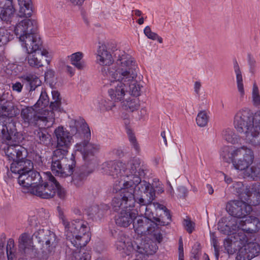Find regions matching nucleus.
<instances>
[{
	"label": "nucleus",
	"mask_w": 260,
	"mask_h": 260,
	"mask_svg": "<svg viewBox=\"0 0 260 260\" xmlns=\"http://www.w3.org/2000/svg\"><path fill=\"white\" fill-rule=\"evenodd\" d=\"M104 171L114 177L122 176L119 181L123 191L114 197L111 202L113 210L118 212L120 207L133 208L135 203L140 207L151 205L155 198V190L148 182L141 180L147 171V167L140 158H134L127 164L110 162L104 165Z\"/></svg>",
	"instance_id": "f257e3e1"
},
{
	"label": "nucleus",
	"mask_w": 260,
	"mask_h": 260,
	"mask_svg": "<svg viewBox=\"0 0 260 260\" xmlns=\"http://www.w3.org/2000/svg\"><path fill=\"white\" fill-rule=\"evenodd\" d=\"M29 224L35 228L31 237L27 233L21 234L19 239V248L25 256L37 257L47 260L55 252L59 239L56 235L49 230L42 229L37 217L32 216L28 219Z\"/></svg>",
	"instance_id": "f03ea898"
},
{
	"label": "nucleus",
	"mask_w": 260,
	"mask_h": 260,
	"mask_svg": "<svg viewBox=\"0 0 260 260\" xmlns=\"http://www.w3.org/2000/svg\"><path fill=\"white\" fill-rule=\"evenodd\" d=\"M117 68L109 70L104 68L103 71L107 70L111 78L123 81L127 85L128 94L137 97L140 95L142 85L134 80L137 76L138 67L134 58L128 54H123L119 57L117 61Z\"/></svg>",
	"instance_id": "7ed1b4c3"
},
{
	"label": "nucleus",
	"mask_w": 260,
	"mask_h": 260,
	"mask_svg": "<svg viewBox=\"0 0 260 260\" xmlns=\"http://www.w3.org/2000/svg\"><path fill=\"white\" fill-rule=\"evenodd\" d=\"M257 113L253 116L249 109L244 108L237 111L234 117L235 128L244 134L246 142L252 145H260V121H255Z\"/></svg>",
	"instance_id": "20e7f679"
},
{
	"label": "nucleus",
	"mask_w": 260,
	"mask_h": 260,
	"mask_svg": "<svg viewBox=\"0 0 260 260\" xmlns=\"http://www.w3.org/2000/svg\"><path fill=\"white\" fill-rule=\"evenodd\" d=\"M6 94L0 98V138L9 140L17 134L16 121L12 119L20 113L17 106L10 100H6Z\"/></svg>",
	"instance_id": "39448f33"
},
{
	"label": "nucleus",
	"mask_w": 260,
	"mask_h": 260,
	"mask_svg": "<svg viewBox=\"0 0 260 260\" xmlns=\"http://www.w3.org/2000/svg\"><path fill=\"white\" fill-rule=\"evenodd\" d=\"M32 162L26 157L18 158L11 164L12 173L18 175V182L23 190L27 189L34 184L40 183L41 176L40 173L34 171Z\"/></svg>",
	"instance_id": "423d86ee"
},
{
	"label": "nucleus",
	"mask_w": 260,
	"mask_h": 260,
	"mask_svg": "<svg viewBox=\"0 0 260 260\" xmlns=\"http://www.w3.org/2000/svg\"><path fill=\"white\" fill-rule=\"evenodd\" d=\"M70 127L71 134L62 126H58L54 130L57 147L70 148L73 143L72 136L78 137L81 135V133L84 134V138L87 141L90 139V131L84 119L79 118L71 120Z\"/></svg>",
	"instance_id": "0eeeda50"
},
{
	"label": "nucleus",
	"mask_w": 260,
	"mask_h": 260,
	"mask_svg": "<svg viewBox=\"0 0 260 260\" xmlns=\"http://www.w3.org/2000/svg\"><path fill=\"white\" fill-rule=\"evenodd\" d=\"M61 222L64 226L66 239L74 247L79 249L87 245L89 237V227L86 221L76 219L70 222L62 218Z\"/></svg>",
	"instance_id": "6e6552de"
},
{
	"label": "nucleus",
	"mask_w": 260,
	"mask_h": 260,
	"mask_svg": "<svg viewBox=\"0 0 260 260\" xmlns=\"http://www.w3.org/2000/svg\"><path fill=\"white\" fill-rule=\"evenodd\" d=\"M46 177L47 182L42 184L43 180L41 178L40 183L34 184L28 189H24L22 191L24 192L30 191L34 195L46 199L52 198L57 193L60 199H64L66 196V191L55 178L50 172L46 173Z\"/></svg>",
	"instance_id": "1a4fd4ad"
},
{
	"label": "nucleus",
	"mask_w": 260,
	"mask_h": 260,
	"mask_svg": "<svg viewBox=\"0 0 260 260\" xmlns=\"http://www.w3.org/2000/svg\"><path fill=\"white\" fill-rule=\"evenodd\" d=\"M76 149L72 153L70 159L67 158V161L64 163V166L66 169L63 174L68 176L73 174L74 169L76 167L75 158L78 152L82 154L83 159L86 161L93 160L94 155L99 152L100 149V145L97 144L89 143L87 140H84L80 143L76 145Z\"/></svg>",
	"instance_id": "9d476101"
},
{
	"label": "nucleus",
	"mask_w": 260,
	"mask_h": 260,
	"mask_svg": "<svg viewBox=\"0 0 260 260\" xmlns=\"http://www.w3.org/2000/svg\"><path fill=\"white\" fill-rule=\"evenodd\" d=\"M225 161L232 162L234 168L239 170H244L252 164L254 159V154L252 150L243 146L232 151L229 158L223 156Z\"/></svg>",
	"instance_id": "9b49d317"
},
{
	"label": "nucleus",
	"mask_w": 260,
	"mask_h": 260,
	"mask_svg": "<svg viewBox=\"0 0 260 260\" xmlns=\"http://www.w3.org/2000/svg\"><path fill=\"white\" fill-rule=\"evenodd\" d=\"M38 23L35 20L25 19L16 23L14 28V32L20 41L23 42L24 46L26 45V40L29 39L31 43L36 40L41 39L37 34Z\"/></svg>",
	"instance_id": "f8f14e48"
},
{
	"label": "nucleus",
	"mask_w": 260,
	"mask_h": 260,
	"mask_svg": "<svg viewBox=\"0 0 260 260\" xmlns=\"http://www.w3.org/2000/svg\"><path fill=\"white\" fill-rule=\"evenodd\" d=\"M26 45L24 46L27 51L26 59L29 66L32 68L39 69L43 66L42 58L44 56H47L48 52L42 48V41L41 39L36 40L31 43L28 39L26 40Z\"/></svg>",
	"instance_id": "ddd939ff"
},
{
	"label": "nucleus",
	"mask_w": 260,
	"mask_h": 260,
	"mask_svg": "<svg viewBox=\"0 0 260 260\" xmlns=\"http://www.w3.org/2000/svg\"><path fill=\"white\" fill-rule=\"evenodd\" d=\"M15 134L12 138L9 140H4L2 138V145L0 146V152L5 154L9 160H16L18 158H24L27 155V150L18 145L19 141L16 140V135Z\"/></svg>",
	"instance_id": "4468645a"
},
{
	"label": "nucleus",
	"mask_w": 260,
	"mask_h": 260,
	"mask_svg": "<svg viewBox=\"0 0 260 260\" xmlns=\"http://www.w3.org/2000/svg\"><path fill=\"white\" fill-rule=\"evenodd\" d=\"M247 202L243 200H233L228 203L226 208L232 216L238 218H247L252 211V208Z\"/></svg>",
	"instance_id": "2eb2a0df"
},
{
	"label": "nucleus",
	"mask_w": 260,
	"mask_h": 260,
	"mask_svg": "<svg viewBox=\"0 0 260 260\" xmlns=\"http://www.w3.org/2000/svg\"><path fill=\"white\" fill-rule=\"evenodd\" d=\"M21 117L27 125L46 126L48 122L46 116L41 115L32 107H26L21 110Z\"/></svg>",
	"instance_id": "dca6fc26"
},
{
	"label": "nucleus",
	"mask_w": 260,
	"mask_h": 260,
	"mask_svg": "<svg viewBox=\"0 0 260 260\" xmlns=\"http://www.w3.org/2000/svg\"><path fill=\"white\" fill-rule=\"evenodd\" d=\"M123 54H126L125 53H123L121 55H119L118 58L117 59L116 61H117L118 59L119 58V57L122 56ZM96 60L97 62L103 66L101 71L103 74L106 75L107 76L111 77L109 75V72L106 70L104 72L103 71L104 68H108L109 70L111 71L112 70L116 69L117 68V62H116V64L114 66V68H111L109 66L112 64L113 63V59L111 53L108 52L107 50V48L105 45L102 44L100 46L98 50L97 51V56H96Z\"/></svg>",
	"instance_id": "f3484780"
},
{
	"label": "nucleus",
	"mask_w": 260,
	"mask_h": 260,
	"mask_svg": "<svg viewBox=\"0 0 260 260\" xmlns=\"http://www.w3.org/2000/svg\"><path fill=\"white\" fill-rule=\"evenodd\" d=\"M21 78L22 79L23 84H21L19 82L13 83L12 85L13 90L20 92L24 85L27 90L29 92L35 90L37 87L40 86L42 83L39 78L35 74H26L22 76Z\"/></svg>",
	"instance_id": "a211bd4d"
},
{
	"label": "nucleus",
	"mask_w": 260,
	"mask_h": 260,
	"mask_svg": "<svg viewBox=\"0 0 260 260\" xmlns=\"http://www.w3.org/2000/svg\"><path fill=\"white\" fill-rule=\"evenodd\" d=\"M260 253V245L256 242H248L240 247L236 256L237 260H250Z\"/></svg>",
	"instance_id": "6ab92c4d"
},
{
	"label": "nucleus",
	"mask_w": 260,
	"mask_h": 260,
	"mask_svg": "<svg viewBox=\"0 0 260 260\" xmlns=\"http://www.w3.org/2000/svg\"><path fill=\"white\" fill-rule=\"evenodd\" d=\"M120 209H121V211L115 217V223L120 227H128L133 223L138 214L132 208L121 207Z\"/></svg>",
	"instance_id": "aec40b11"
},
{
	"label": "nucleus",
	"mask_w": 260,
	"mask_h": 260,
	"mask_svg": "<svg viewBox=\"0 0 260 260\" xmlns=\"http://www.w3.org/2000/svg\"><path fill=\"white\" fill-rule=\"evenodd\" d=\"M112 79L113 87L108 90V95L115 102L121 101L128 94L127 85L123 81Z\"/></svg>",
	"instance_id": "412c9836"
},
{
	"label": "nucleus",
	"mask_w": 260,
	"mask_h": 260,
	"mask_svg": "<svg viewBox=\"0 0 260 260\" xmlns=\"http://www.w3.org/2000/svg\"><path fill=\"white\" fill-rule=\"evenodd\" d=\"M154 222H150L147 218L142 216L136 217L133 222L135 232L139 235H145L154 231L153 225Z\"/></svg>",
	"instance_id": "4be33fe9"
},
{
	"label": "nucleus",
	"mask_w": 260,
	"mask_h": 260,
	"mask_svg": "<svg viewBox=\"0 0 260 260\" xmlns=\"http://www.w3.org/2000/svg\"><path fill=\"white\" fill-rule=\"evenodd\" d=\"M19 14L15 13V9L12 0H5L4 6L1 8L0 18L2 20L9 22L13 25L19 21Z\"/></svg>",
	"instance_id": "5701e85b"
},
{
	"label": "nucleus",
	"mask_w": 260,
	"mask_h": 260,
	"mask_svg": "<svg viewBox=\"0 0 260 260\" xmlns=\"http://www.w3.org/2000/svg\"><path fill=\"white\" fill-rule=\"evenodd\" d=\"M156 218L153 224L155 226H165L168 225L171 221V215L170 211L166 206L157 203L156 205Z\"/></svg>",
	"instance_id": "b1692460"
},
{
	"label": "nucleus",
	"mask_w": 260,
	"mask_h": 260,
	"mask_svg": "<svg viewBox=\"0 0 260 260\" xmlns=\"http://www.w3.org/2000/svg\"><path fill=\"white\" fill-rule=\"evenodd\" d=\"M156 218L153 224L155 226H165L168 225L171 221V215L170 211L166 206L157 203L156 205Z\"/></svg>",
	"instance_id": "393cba45"
},
{
	"label": "nucleus",
	"mask_w": 260,
	"mask_h": 260,
	"mask_svg": "<svg viewBox=\"0 0 260 260\" xmlns=\"http://www.w3.org/2000/svg\"><path fill=\"white\" fill-rule=\"evenodd\" d=\"M233 188L240 200H245L251 204L253 197V190L251 192L250 186H245L242 182H235Z\"/></svg>",
	"instance_id": "a878e982"
},
{
	"label": "nucleus",
	"mask_w": 260,
	"mask_h": 260,
	"mask_svg": "<svg viewBox=\"0 0 260 260\" xmlns=\"http://www.w3.org/2000/svg\"><path fill=\"white\" fill-rule=\"evenodd\" d=\"M115 245L117 250L127 255H129L134 250V245L129 238L126 237L122 232L118 233Z\"/></svg>",
	"instance_id": "bb28decb"
},
{
	"label": "nucleus",
	"mask_w": 260,
	"mask_h": 260,
	"mask_svg": "<svg viewBox=\"0 0 260 260\" xmlns=\"http://www.w3.org/2000/svg\"><path fill=\"white\" fill-rule=\"evenodd\" d=\"M92 169L87 170L84 166L75 170L72 175V182L77 187L81 186L84 183L87 176L92 173Z\"/></svg>",
	"instance_id": "cd10ccee"
},
{
	"label": "nucleus",
	"mask_w": 260,
	"mask_h": 260,
	"mask_svg": "<svg viewBox=\"0 0 260 260\" xmlns=\"http://www.w3.org/2000/svg\"><path fill=\"white\" fill-rule=\"evenodd\" d=\"M35 139L40 144L49 146L51 144L52 137L45 128H39L34 131Z\"/></svg>",
	"instance_id": "c85d7f7f"
},
{
	"label": "nucleus",
	"mask_w": 260,
	"mask_h": 260,
	"mask_svg": "<svg viewBox=\"0 0 260 260\" xmlns=\"http://www.w3.org/2000/svg\"><path fill=\"white\" fill-rule=\"evenodd\" d=\"M109 209V206L107 204H101L100 206L94 205L90 208L89 215L93 219L100 220Z\"/></svg>",
	"instance_id": "c756f323"
},
{
	"label": "nucleus",
	"mask_w": 260,
	"mask_h": 260,
	"mask_svg": "<svg viewBox=\"0 0 260 260\" xmlns=\"http://www.w3.org/2000/svg\"><path fill=\"white\" fill-rule=\"evenodd\" d=\"M19 6V16L20 17H30L32 13L31 0H18Z\"/></svg>",
	"instance_id": "7c9ffc66"
},
{
	"label": "nucleus",
	"mask_w": 260,
	"mask_h": 260,
	"mask_svg": "<svg viewBox=\"0 0 260 260\" xmlns=\"http://www.w3.org/2000/svg\"><path fill=\"white\" fill-rule=\"evenodd\" d=\"M239 228L238 222L235 219L231 218L228 223L219 222L218 224V229L220 233L228 235H231L233 231Z\"/></svg>",
	"instance_id": "2f4dec72"
},
{
	"label": "nucleus",
	"mask_w": 260,
	"mask_h": 260,
	"mask_svg": "<svg viewBox=\"0 0 260 260\" xmlns=\"http://www.w3.org/2000/svg\"><path fill=\"white\" fill-rule=\"evenodd\" d=\"M140 107V101L136 97H129L122 102L124 110L131 112L138 110Z\"/></svg>",
	"instance_id": "473e14b6"
},
{
	"label": "nucleus",
	"mask_w": 260,
	"mask_h": 260,
	"mask_svg": "<svg viewBox=\"0 0 260 260\" xmlns=\"http://www.w3.org/2000/svg\"><path fill=\"white\" fill-rule=\"evenodd\" d=\"M65 162H66V161L52 159L51 170L56 176H58L61 177H66L68 176L65 175V174L63 173L66 171L64 166Z\"/></svg>",
	"instance_id": "72a5a7b5"
},
{
	"label": "nucleus",
	"mask_w": 260,
	"mask_h": 260,
	"mask_svg": "<svg viewBox=\"0 0 260 260\" xmlns=\"http://www.w3.org/2000/svg\"><path fill=\"white\" fill-rule=\"evenodd\" d=\"M234 70L236 75L237 88L238 91L242 96L244 94L243 77L240 67L236 60H235L234 62Z\"/></svg>",
	"instance_id": "f704fd0d"
},
{
	"label": "nucleus",
	"mask_w": 260,
	"mask_h": 260,
	"mask_svg": "<svg viewBox=\"0 0 260 260\" xmlns=\"http://www.w3.org/2000/svg\"><path fill=\"white\" fill-rule=\"evenodd\" d=\"M83 54L81 52H77L70 56L71 63L78 70H82L85 67L84 62L82 60Z\"/></svg>",
	"instance_id": "c9c22d12"
},
{
	"label": "nucleus",
	"mask_w": 260,
	"mask_h": 260,
	"mask_svg": "<svg viewBox=\"0 0 260 260\" xmlns=\"http://www.w3.org/2000/svg\"><path fill=\"white\" fill-rule=\"evenodd\" d=\"M239 228L236 231H233L232 235V238H234L233 241L237 244L238 247H240L239 244H243L247 240V237L243 229H240V225Z\"/></svg>",
	"instance_id": "e433bc0d"
},
{
	"label": "nucleus",
	"mask_w": 260,
	"mask_h": 260,
	"mask_svg": "<svg viewBox=\"0 0 260 260\" xmlns=\"http://www.w3.org/2000/svg\"><path fill=\"white\" fill-rule=\"evenodd\" d=\"M223 139L228 143L235 144L238 143L240 140L239 137L237 136L231 128H227L222 132Z\"/></svg>",
	"instance_id": "4c0bfd02"
},
{
	"label": "nucleus",
	"mask_w": 260,
	"mask_h": 260,
	"mask_svg": "<svg viewBox=\"0 0 260 260\" xmlns=\"http://www.w3.org/2000/svg\"><path fill=\"white\" fill-rule=\"evenodd\" d=\"M99 107L102 111H109L112 110V108L115 107V102L109 100L105 97H99L98 99Z\"/></svg>",
	"instance_id": "58836bf2"
},
{
	"label": "nucleus",
	"mask_w": 260,
	"mask_h": 260,
	"mask_svg": "<svg viewBox=\"0 0 260 260\" xmlns=\"http://www.w3.org/2000/svg\"><path fill=\"white\" fill-rule=\"evenodd\" d=\"M52 101L50 104V108L54 111H60L61 98L59 92L57 90L52 91Z\"/></svg>",
	"instance_id": "ea45409f"
},
{
	"label": "nucleus",
	"mask_w": 260,
	"mask_h": 260,
	"mask_svg": "<svg viewBox=\"0 0 260 260\" xmlns=\"http://www.w3.org/2000/svg\"><path fill=\"white\" fill-rule=\"evenodd\" d=\"M69 148H62L57 146V148L53 151L52 157V159L67 161V155Z\"/></svg>",
	"instance_id": "a19ab883"
},
{
	"label": "nucleus",
	"mask_w": 260,
	"mask_h": 260,
	"mask_svg": "<svg viewBox=\"0 0 260 260\" xmlns=\"http://www.w3.org/2000/svg\"><path fill=\"white\" fill-rule=\"evenodd\" d=\"M246 175L253 180H260V164L253 165L246 171Z\"/></svg>",
	"instance_id": "79ce46f5"
},
{
	"label": "nucleus",
	"mask_w": 260,
	"mask_h": 260,
	"mask_svg": "<svg viewBox=\"0 0 260 260\" xmlns=\"http://www.w3.org/2000/svg\"><path fill=\"white\" fill-rule=\"evenodd\" d=\"M49 100L48 95L45 91H42L40 98L38 100L35 106L36 108H40L43 110L48 106Z\"/></svg>",
	"instance_id": "37998d69"
},
{
	"label": "nucleus",
	"mask_w": 260,
	"mask_h": 260,
	"mask_svg": "<svg viewBox=\"0 0 260 260\" xmlns=\"http://www.w3.org/2000/svg\"><path fill=\"white\" fill-rule=\"evenodd\" d=\"M10 32L5 27H0V47L6 45L11 40Z\"/></svg>",
	"instance_id": "c03bdc74"
},
{
	"label": "nucleus",
	"mask_w": 260,
	"mask_h": 260,
	"mask_svg": "<svg viewBox=\"0 0 260 260\" xmlns=\"http://www.w3.org/2000/svg\"><path fill=\"white\" fill-rule=\"evenodd\" d=\"M209 116L205 111H200L196 118V122L198 126L204 127L208 122Z\"/></svg>",
	"instance_id": "a18cd8bd"
},
{
	"label": "nucleus",
	"mask_w": 260,
	"mask_h": 260,
	"mask_svg": "<svg viewBox=\"0 0 260 260\" xmlns=\"http://www.w3.org/2000/svg\"><path fill=\"white\" fill-rule=\"evenodd\" d=\"M126 133L128 135V140L132 146L137 153H139L140 151V148L132 130L130 128H127Z\"/></svg>",
	"instance_id": "49530a36"
},
{
	"label": "nucleus",
	"mask_w": 260,
	"mask_h": 260,
	"mask_svg": "<svg viewBox=\"0 0 260 260\" xmlns=\"http://www.w3.org/2000/svg\"><path fill=\"white\" fill-rule=\"evenodd\" d=\"M252 190H253V197L251 204L257 206L260 204V183L253 185Z\"/></svg>",
	"instance_id": "de8ad7c7"
},
{
	"label": "nucleus",
	"mask_w": 260,
	"mask_h": 260,
	"mask_svg": "<svg viewBox=\"0 0 260 260\" xmlns=\"http://www.w3.org/2000/svg\"><path fill=\"white\" fill-rule=\"evenodd\" d=\"M247 223L252 224L255 225V230H258L260 229V221L259 219L253 216H248L245 220H241L239 223V224L243 226L246 225Z\"/></svg>",
	"instance_id": "09e8293b"
},
{
	"label": "nucleus",
	"mask_w": 260,
	"mask_h": 260,
	"mask_svg": "<svg viewBox=\"0 0 260 260\" xmlns=\"http://www.w3.org/2000/svg\"><path fill=\"white\" fill-rule=\"evenodd\" d=\"M237 245V244L234 242L233 240H230L229 239H226L224 242V246L225 249L229 254H233L235 253L237 249L235 247Z\"/></svg>",
	"instance_id": "8fccbe9b"
},
{
	"label": "nucleus",
	"mask_w": 260,
	"mask_h": 260,
	"mask_svg": "<svg viewBox=\"0 0 260 260\" xmlns=\"http://www.w3.org/2000/svg\"><path fill=\"white\" fill-rule=\"evenodd\" d=\"M14 248V241L12 239H9L8 240L7 247H6V253L8 257V260H14V257L15 256L12 249Z\"/></svg>",
	"instance_id": "3c124183"
},
{
	"label": "nucleus",
	"mask_w": 260,
	"mask_h": 260,
	"mask_svg": "<svg viewBox=\"0 0 260 260\" xmlns=\"http://www.w3.org/2000/svg\"><path fill=\"white\" fill-rule=\"evenodd\" d=\"M252 98L254 105L257 106L260 105V95L259 93V90L258 87L255 84H254L253 86Z\"/></svg>",
	"instance_id": "603ef678"
},
{
	"label": "nucleus",
	"mask_w": 260,
	"mask_h": 260,
	"mask_svg": "<svg viewBox=\"0 0 260 260\" xmlns=\"http://www.w3.org/2000/svg\"><path fill=\"white\" fill-rule=\"evenodd\" d=\"M154 231L148 233L147 235H152L154 239L158 243H160L163 239L162 235L161 234L160 231V229H159V226H156L155 225H153Z\"/></svg>",
	"instance_id": "864d4df0"
},
{
	"label": "nucleus",
	"mask_w": 260,
	"mask_h": 260,
	"mask_svg": "<svg viewBox=\"0 0 260 260\" xmlns=\"http://www.w3.org/2000/svg\"><path fill=\"white\" fill-rule=\"evenodd\" d=\"M247 63L249 66V72L254 74L256 67V62L254 57L251 54L247 55Z\"/></svg>",
	"instance_id": "5fc2aeb1"
},
{
	"label": "nucleus",
	"mask_w": 260,
	"mask_h": 260,
	"mask_svg": "<svg viewBox=\"0 0 260 260\" xmlns=\"http://www.w3.org/2000/svg\"><path fill=\"white\" fill-rule=\"evenodd\" d=\"M211 245L214 247V255L216 260H218L219 256L220 248L217 237L215 235H212L211 239Z\"/></svg>",
	"instance_id": "6e6d98bb"
},
{
	"label": "nucleus",
	"mask_w": 260,
	"mask_h": 260,
	"mask_svg": "<svg viewBox=\"0 0 260 260\" xmlns=\"http://www.w3.org/2000/svg\"><path fill=\"white\" fill-rule=\"evenodd\" d=\"M151 205H147L144 208L145 216H142L143 217H145L148 219V221L150 222H154L155 221V219L156 218V216L154 215V213L151 211L150 206Z\"/></svg>",
	"instance_id": "4d7b16f0"
},
{
	"label": "nucleus",
	"mask_w": 260,
	"mask_h": 260,
	"mask_svg": "<svg viewBox=\"0 0 260 260\" xmlns=\"http://www.w3.org/2000/svg\"><path fill=\"white\" fill-rule=\"evenodd\" d=\"M122 162L121 161H107V162H105L102 165V173H104V174H108L110 176H112L114 178H117L118 180L117 181H115V183H116V190H121L122 191H121L120 193L121 192H122L123 191V189L122 188V185H121V187L120 186V184H119V181L121 180V178H123V177L122 176H119V177H114L113 175H111V174H109V173H106V172L104 171L105 169H104V165L106 164H107V163H109V162Z\"/></svg>",
	"instance_id": "13d9d810"
},
{
	"label": "nucleus",
	"mask_w": 260,
	"mask_h": 260,
	"mask_svg": "<svg viewBox=\"0 0 260 260\" xmlns=\"http://www.w3.org/2000/svg\"><path fill=\"white\" fill-rule=\"evenodd\" d=\"M183 224L184 229L189 234L192 233L194 230V223L189 219H184Z\"/></svg>",
	"instance_id": "bf43d9fd"
},
{
	"label": "nucleus",
	"mask_w": 260,
	"mask_h": 260,
	"mask_svg": "<svg viewBox=\"0 0 260 260\" xmlns=\"http://www.w3.org/2000/svg\"><path fill=\"white\" fill-rule=\"evenodd\" d=\"M90 255L88 252H83L81 251L75 252L74 257L73 260H89L90 258Z\"/></svg>",
	"instance_id": "052dcab7"
},
{
	"label": "nucleus",
	"mask_w": 260,
	"mask_h": 260,
	"mask_svg": "<svg viewBox=\"0 0 260 260\" xmlns=\"http://www.w3.org/2000/svg\"><path fill=\"white\" fill-rule=\"evenodd\" d=\"M144 34L148 38L153 40L155 37L156 36L157 34L152 32L150 27L149 26H146L144 29Z\"/></svg>",
	"instance_id": "680f3d73"
},
{
	"label": "nucleus",
	"mask_w": 260,
	"mask_h": 260,
	"mask_svg": "<svg viewBox=\"0 0 260 260\" xmlns=\"http://www.w3.org/2000/svg\"><path fill=\"white\" fill-rule=\"evenodd\" d=\"M54 76V71L52 70H48L45 73V80H50L53 78Z\"/></svg>",
	"instance_id": "e2e57ef3"
},
{
	"label": "nucleus",
	"mask_w": 260,
	"mask_h": 260,
	"mask_svg": "<svg viewBox=\"0 0 260 260\" xmlns=\"http://www.w3.org/2000/svg\"><path fill=\"white\" fill-rule=\"evenodd\" d=\"M199 249L198 248L193 249L191 251V260H198L199 258Z\"/></svg>",
	"instance_id": "0e129e2a"
},
{
	"label": "nucleus",
	"mask_w": 260,
	"mask_h": 260,
	"mask_svg": "<svg viewBox=\"0 0 260 260\" xmlns=\"http://www.w3.org/2000/svg\"><path fill=\"white\" fill-rule=\"evenodd\" d=\"M178 190L180 193V197L185 198L188 193V190L184 186H180L178 187Z\"/></svg>",
	"instance_id": "69168bd1"
},
{
	"label": "nucleus",
	"mask_w": 260,
	"mask_h": 260,
	"mask_svg": "<svg viewBox=\"0 0 260 260\" xmlns=\"http://www.w3.org/2000/svg\"><path fill=\"white\" fill-rule=\"evenodd\" d=\"M138 249L140 250V251L138 252V254H136V256H137V258H135L133 260H143V257H144V255L142 252V251L141 250V248L138 246Z\"/></svg>",
	"instance_id": "338daca9"
},
{
	"label": "nucleus",
	"mask_w": 260,
	"mask_h": 260,
	"mask_svg": "<svg viewBox=\"0 0 260 260\" xmlns=\"http://www.w3.org/2000/svg\"><path fill=\"white\" fill-rule=\"evenodd\" d=\"M201 87V84L200 82H198V81L195 82L194 85V91L197 94L199 93Z\"/></svg>",
	"instance_id": "774afa93"
}]
</instances>
